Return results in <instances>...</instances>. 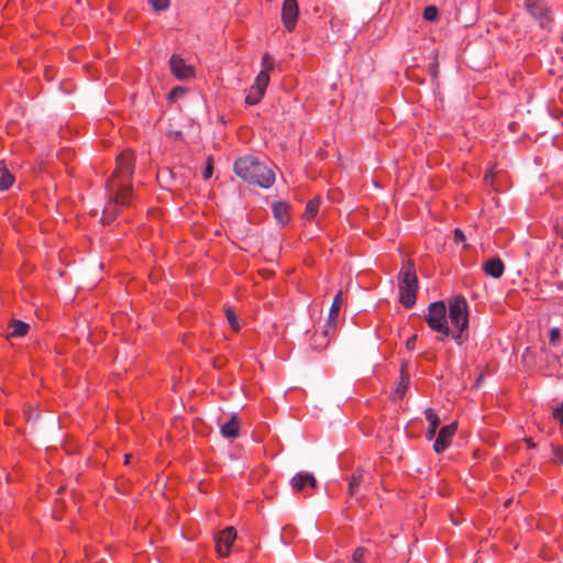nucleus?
I'll list each match as a JSON object with an SVG mask.
<instances>
[{
  "mask_svg": "<svg viewBox=\"0 0 563 563\" xmlns=\"http://www.w3.org/2000/svg\"><path fill=\"white\" fill-rule=\"evenodd\" d=\"M426 322L441 339L451 338L457 345H462L468 339V308L465 298L452 299L449 309L443 301L430 303Z\"/></svg>",
  "mask_w": 563,
  "mask_h": 563,
  "instance_id": "obj_1",
  "label": "nucleus"
},
{
  "mask_svg": "<svg viewBox=\"0 0 563 563\" xmlns=\"http://www.w3.org/2000/svg\"><path fill=\"white\" fill-rule=\"evenodd\" d=\"M134 170L133 152L125 150L117 157L115 168L107 180L109 202L102 213L103 224H110L121 207L130 206L133 201L132 175Z\"/></svg>",
  "mask_w": 563,
  "mask_h": 563,
  "instance_id": "obj_2",
  "label": "nucleus"
},
{
  "mask_svg": "<svg viewBox=\"0 0 563 563\" xmlns=\"http://www.w3.org/2000/svg\"><path fill=\"white\" fill-rule=\"evenodd\" d=\"M234 172L245 181L263 188L271 187L275 181V174L272 168L254 156H244L236 159Z\"/></svg>",
  "mask_w": 563,
  "mask_h": 563,
  "instance_id": "obj_3",
  "label": "nucleus"
},
{
  "mask_svg": "<svg viewBox=\"0 0 563 563\" xmlns=\"http://www.w3.org/2000/svg\"><path fill=\"white\" fill-rule=\"evenodd\" d=\"M399 301L406 308L416 303L418 279L412 263L405 264L398 275Z\"/></svg>",
  "mask_w": 563,
  "mask_h": 563,
  "instance_id": "obj_4",
  "label": "nucleus"
},
{
  "mask_svg": "<svg viewBox=\"0 0 563 563\" xmlns=\"http://www.w3.org/2000/svg\"><path fill=\"white\" fill-rule=\"evenodd\" d=\"M269 84V75L258 73L253 85L250 87L245 102L249 106L257 104L264 97L266 88Z\"/></svg>",
  "mask_w": 563,
  "mask_h": 563,
  "instance_id": "obj_5",
  "label": "nucleus"
},
{
  "mask_svg": "<svg viewBox=\"0 0 563 563\" xmlns=\"http://www.w3.org/2000/svg\"><path fill=\"white\" fill-rule=\"evenodd\" d=\"M290 484L294 492L302 493L305 496H310L312 494V492H308V489L314 490L317 488V479L308 472H299L295 474Z\"/></svg>",
  "mask_w": 563,
  "mask_h": 563,
  "instance_id": "obj_6",
  "label": "nucleus"
},
{
  "mask_svg": "<svg viewBox=\"0 0 563 563\" xmlns=\"http://www.w3.org/2000/svg\"><path fill=\"white\" fill-rule=\"evenodd\" d=\"M236 539V531L233 527H227L221 530L214 538L216 550L220 556H228L231 552V547Z\"/></svg>",
  "mask_w": 563,
  "mask_h": 563,
  "instance_id": "obj_7",
  "label": "nucleus"
},
{
  "mask_svg": "<svg viewBox=\"0 0 563 563\" xmlns=\"http://www.w3.org/2000/svg\"><path fill=\"white\" fill-rule=\"evenodd\" d=\"M298 3L297 0H284L282 8V21L287 31L295 30L298 20Z\"/></svg>",
  "mask_w": 563,
  "mask_h": 563,
  "instance_id": "obj_8",
  "label": "nucleus"
},
{
  "mask_svg": "<svg viewBox=\"0 0 563 563\" xmlns=\"http://www.w3.org/2000/svg\"><path fill=\"white\" fill-rule=\"evenodd\" d=\"M456 422L446 424L440 429L438 437L433 443V449L437 453H442L450 446L452 438L456 432Z\"/></svg>",
  "mask_w": 563,
  "mask_h": 563,
  "instance_id": "obj_9",
  "label": "nucleus"
},
{
  "mask_svg": "<svg viewBox=\"0 0 563 563\" xmlns=\"http://www.w3.org/2000/svg\"><path fill=\"white\" fill-rule=\"evenodd\" d=\"M409 384L410 377L408 373V365L406 362H402L400 366L399 382L397 383L395 389L391 393V399L394 401H400L405 397Z\"/></svg>",
  "mask_w": 563,
  "mask_h": 563,
  "instance_id": "obj_10",
  "label": "nucleus"
},
{
  "mask_svg": "<svg viewBox=\"0 0 563 563\" xmlns=\"http://www.w3.org/2000/svg\"><path fill=\"white\" fill-rule=\"evenodd\" d=\"M526 8L528 12L540 21L542 27L547 26L548 23V8L542 0H526Z\"/></svg>",
  "mask_w": 563,
  "mask_h": 563,
  "instance_id": "obj_11",
  "label": "nucleus"
},
{
  "mask_svg": "<svg viewBox=\"0 0 563 563\" xmlns=\"http://www.w3.org/2000/svg\"><path fill=\"white\" fill-rule=\"evenodd\" d=\"M170 70L178 79H188L194 76V69L185 60L176 55L169 59Z\"/></svg>",
  "mask_w": 563,
  "mask_h": 563,
  "instance_id": "obj_12",
  "label": "nucleus"
},
{
  "mask_svg": "<svg viewBox=\"0 0 563 563\" xmlns=\"http://www.w3.org/2000/svg\"><path fill=\"white\" fill-rule=\"evenodd\" d=\"M342 306V292L339 291L331 305L329 319H328V329L322 333L323 339H325L331 330L334 329L336 319L339 317V312Z\"/></svg>",
  "mask_w": 563,
  "mask_h": 563,
  "instance_id": "obj_13",
  "label": "nucleus"
},
{
  "mask_svg": "<svg viewBox=\"0 0 563 563\" xmlns=\"http://www.w3.org/2000/svg\"><path fill=\"white\" fill-rule=\"evenodd\" d=\"M29 330V323L21 320L12 319L8 323L7 335L8 338H23L27 334Z\"/></svg>",
  "mask_w": 563,
  "mask_h": 563,
  "instance_id": "obj_14",
  "label": "nucleus"
},
{
  "mask_svg": "<svg viewBox=\"0 0 563 563\" xmlns=\"http://www.w3.org/2000/svg\"><path fill=\"white\" fill-rule=\"evenodd\" d=\"M484 272L493 278H499L505 272V265L500 258L493 257L484 263Z\"/></svg>",
  "mask_w": 563,
  "mask_h": 563,
  "instance_id": "obj_15",
  "label": "nucleus"
},
{
  "mask_svg": "<svg viewBox=\"0 0 563 563\" xmlns=\"http://www.w3.org/2000/svg\"><path fill=\"white\" fill-rule=\"evenodd\" d=\"M241 422L236 415H232L230 419L221 426V434L224 438L234 439L239 435Z\"/></svg>",
  "mask_w": 563,
  "mask_h": 563,
  "instance_id": "obj_16",
  "label": "nucleus"
},
{
  "mask_svg": "<svg viewBox=\"0 0 563 563\" xmlns=\"http://www.w3.org/2000/svg\"><path fill=\"white\" fill-rule=\"evenodd\" d=\"M424 415H426V419L429 422V428H428V431L426 433V437H427L428 440H432L435 437L437 430H438V428L440 426V418L434 412V410L431 409V408H428L424 411Z\"/></svg>",
  "mask_w": 563,
  "mask_h": 563,
  "instance_id": "obj_17",
  "label": "nucleus"
},
{
  "mask_svg": "<svg viewBox=\"0 0 563 563\" xmlns=\"http://www.w3.org/2000/svg\"><path fill=\"white\" fill-rule=\"evenodd\" d=\"M273 212L276 220L285 224L289 221V207L287 203L278 201L273 203Z\"/></svg>",
  "mask_w": 563,
  "mask_h": 563,
  "instance_id": "obj_18",
  "label": "nucleus"
},
{
  "mask_svg": "<svg viewBox=\"0 0 563 563\" xmlns=\"http://www.w3.org/2000/svg\"><path fill=\"white\" fill-rule=\"evenodd\" d=\"M363 482V471L361 468H356L349 481V495L351 497L355 496L358 492V487Z\"/></svg>",
  "mask_w": 563,
  "mask_h": 563,
  "instance_id": "obj_19",
  "label": "nucleus"
},
{
  "mask_svg": "<svg viewBox=\"0 0 563 563\" xmlns=\"http://www.w3.org/2000/svg\"><path fill=\"white\" fill-rule=\"evenodd\" d=\"M14 181V176L7 169L4 165H0V190L9 189Z\"/></svg>",
  "mask_w": 563,
  "mask_h": 563,
  "instance_id": "obj_20",
  "label": "nucleus"
},
{
  "mask_svg": "<svg viewBox=\"0 0 563 563\" xmlns=\"http://www.w3.org/2000/svg\"><path fill=\"white\" fill-rule=\"evenodd\" d=\"M319 207H320L319 198H313V199L309 200L306 206L305 213H303L305 219H307V220L314 219L319 212Z\"/></svg>",
  "mask_w": 563,
  "mask_h": 563,
  "instance_id": "obj_21",
  "label": "nucleus"
},
{
  "mask_svg": "<svg viewBox=\"0 0 563 563\" xmlns=\"http://www.w3.org/2000/svg\"><path fill=\"white\" fill-rule=\"evenodd\" d=\"M261 66L262 69L260 73H264L265 75H269V71L273 70L275 63L273 57L268 53H265L262 56Z\"/></svg>",
  "mask_w": 563,
  "mask_h": 563,
  "instance_id": "obj_22",
  "label": "nucleus"
},
{
  "mask_svg": "<svg viewBox=\"0 0 563 563\" xmlns=\"http://www.w3.org/2000/svg\"><path fill=\"white\" fill-rule=\"evenodd\" d=\"M225 317H227V320H228L231 329L233 331H238L240 329V323L238 320V316L235 314V312L233 311L232 308L229 307L225 309Z\"/></svg>",
  "mask_w": 563,
  "mask_h": 563,
  "instance_id": "obj_23",
  "label": "nucleus"
},
{
  "mask_svg": "<svg viewBox=\"0 0 563 563\" xmlns=\"http://www.w3.org/2000/svg\"><path fill=\"white\" fill-rule=\"evenodd\" d=\"M549 342L553 347L561 345V330L556 327L551 328L549 331Z\"/></svg>",
  "mask_w": 563,
  "mask_h": 563,
  "instance_id": "obj_24",
  "label": "nucleus"
},
{
  "mask_svg": "<svg viewBox=\"0 0 563 563\" xmlns=\"http://www.w3.org/2000/svg\"><path fill=\"white\" fill-rule=\"evenodd\" d=\"M422 16L426 21L433 22L439 16V10L435 5H428L424 8Z\"/></svg>",
  "mask_w": 563,
  "mask_h": 563,
  "instance_id": "obj_25",
  "label": "nucleus"
},
{
  "mask_svg": "<svg viewBox=\"0 0 563 563\" xmlns=\"http://www.w3.org/2000/svg\"><path fill=\"white\" fill-rule=\"evenodd\" d=\"M148 3L155 11H165L170 3V0H148Z\"/></svg>",
  "mask_w": 563,
  "mask_h": 563,
  "instance_id": "obj_26",
  "label": "nucleus"
},
{
  "mask_svg": "<svg viewBox=\"0 0 563 563\" xmlns=\"http://www.w3.org/2000/svg\"><path fill=\"white\" fill-rule=\"evenodd\" d=\"M365 552H366V550L364 548H357L352 555L351 563H364L363 559H364Z\"/></svg>",
  "mask_w": 563,
  "mask_h": 563,
  "instance_id": "obj_27",
  "label": "nucleus"
},
{
  "mask_svg": "<svg viewBox=\"0 0 563 563\" xmlns=\"http://www.w3.org/2000/svg\"><path fill=\"white\" fill-rule=\"evenodd\" d=\"M552 417L563 426V402L553 409Z\"/></svg>",
  "mask_w": 563,
  "mask_h": 563,
  "instance_id": "obj_28",
  "label": "nucleus"
},
{
  "mask_svg": "<svg viewBox=\"0 0 563 563\" xmlns=\"http://www.w3.org/2000/svg\"><path fill=\"white\" fill-rule=\"evenodd\" d=\"M167 137L172 141H179L183 137V133L180 131H169L167 132Z\"/></svg>",
  "mask_w": 563,
  "mask_h": 563,
  "instance_id": "obj_29",
  "label": "nucleus"
},
{
  "mask_svg": "<svg viewBox=\"0 0 563 563\" xmlns=\"http://www.w3.org/2000/svg\"><path fill=\"white\" fill-rule=\"evenodd\" d=\"M184 93H185V89H184V88H181V87H175V88H174V89H172V91L169 92V97H170L172 99H174V98H177V97H179V96H181V95H184Z\"/></svg>",
  "mask_w": 563,
  "mask_h": 563,
  "instance_id": "obj_30",
  "label": "nucleus"
},
{
  "mask_svg": "<svg viewBox=\"0 0 563 563\" xmlns=\"http://www.w3.org/2000/svg\"><path fill=\"white\" fill-rule=\"evenodd\" d=\"M536 355L537 354H522L521 363L525 366H530L531 365V361H532V358H534Z\"/></svg>",
  "mask_w": 563,
  "mask_h": 563,
  "instance_id": "obj_31",
  "label": "nucleus"
},
{
  "mask_svg": "<svg viewBox=\"0 0 563 563\" xmlns=\"http://www.w3.org/2000/svg\"><path fill=\"white\" fill-rule=\"evenodd\" d=\"M454 240L455 242H462L465 240V235L461 229L454 230Z\"/></svg>",
  "mask_w": 563,
  "mask_h": 563,
  "instance_id": "obj_32",
  "label": "nucleus"
},
{
  "mask_svg": "<svg viewBox=\"0 0 563 563\" xmlns=\"http://www.w3.org/2000/svg\"><path fill=\"white\" fill-rule=\"evenodd\" d=\"M224 363H225V360L222 356H218L217 358H214L212 361V364L214 367H222L224 365Z\"/></svg>",
  "mask_w": 563,
  "mask_h": 563,
  "instance_id": "obj_33",
  "label": "nucleus"
},
{
  "mask_svg": "<svg viewBox=\"0 0 563 563\" xmlns=\"http://www.w3.org/2000/svg\"><path fill=\"white\" fill-rule=\"evenodd\" d=\"M211 175H212V165H211V163L209 162V163H208V165H207V167H206V169H205V172H203V177H205L206 179H208L209 177H211Z\"/></svg>",
  "mask_w": 563,
  "mask_h": 563,
  "instance_id": "obj_34",
  "label": "nucleus"
},
{
  "mask_svg": "<svg viewBox=\"0 0 563 563\" xmlns=\"http://www.w3.org/2000/svg\"><path fill=\"white\" fill-rule=\"evenodd\" d=\"M555 456L563 462V449H555Z\"/></svg>",
  "mask_w": 563,
  "mask_h": 563,
  "instance_id": "obj_35",
  "label": "nucleus"
},
{
  "mask_svg": "<svg viewBox=\"0 0 563 563\" xmlns=\"http://www.w3.org/2000/svg\"><path fill=\"white\" fill-rule=\"evenodd\" d=\"M526 442H527V445L529 448H534L536 446V444L533 443L532 439H526Z\"/></svg>",
  "mask_w": 563,
  "mask_h": 563,
  "instance_id": "obj_36",
  "label": "nucleus"
},
{
  "mask_svg": "<svg viewBox=\"0 0 563 563\" xmlns=\"http://www.w3.org/2000/svg\"><path fill=\"white\" fill-rule=\"evenodd\" d=\"M484 378V374L481 373L479 376L476 378V386L479 385L481 380Z\"/></svg>",
  "mask_w": 563,
  "mask_h": 563,
  "instance_id": "obj_37",
  "label": "nucleus"
},
{
  "mask_svg": "<svg viewBox=\"0 0 563 563\" xmlns=\"http://www.w3.org/2000/svg\"><path fill=\"white\" fill-rule=\"evenodd\" d=\"M411 345H412L411 340H408V341H407V349H412L413 346H411Z\"/></svg>",
  "mask_w": 563,
  "mask_h": 563,
  "instance_id": "obj_38",
  "label": "nucleus"
},
{
  "mask_svg": "<svg viewBox=\"0 0 563 563\" xmlns=\"http://www.w3.org/2000/svg\"><path fill=\"white\" fill-rule=\"evenodd\" d=\"M552 356V360L555 361V362H559V357L556 354H550Z\"/></svg>",
  "mask_w": 563,
  "mask_h": 563,
  "instance_id": "obj_39",
  "label": "nucleus"
},
{
  "mask_svg": "<svg viewBox=\"0 0 563 563\" xmlns=\"http://www.w3.org/2000/svg\"><path fill=\"white\" fill-rule=\"evenodd\" d=\"M130 459H131V454H126L125 455V464H128L130 462Z\"/></svg>",
  "mask_w": 563,
  "mask_h": 563,
  "instance_id": "obj_40",
  "label": "nucleus"
}]
</instances>
